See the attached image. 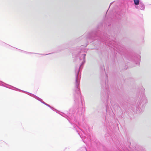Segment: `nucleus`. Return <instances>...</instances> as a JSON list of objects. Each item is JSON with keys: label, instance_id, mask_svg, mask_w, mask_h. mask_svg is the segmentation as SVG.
Listing matches in <instances>:
<instances>
[{"label": "nucleus", "instance_id": "1", "mask_svg": "<svg viewBox=\"0 0 151 151\" xmlns=\"http://www.w3.org/2000/svg\"><path fill=\"white\" fill-rule=\"evenodd\" d=\"M134 4L137 5L139 4V0H134Z\"/></svg>", "mask_w": 151, "mask_h": 151}]
</instances>
